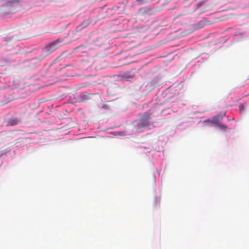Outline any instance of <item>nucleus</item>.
Wrapping results in <instances>:
<instances>
[{
    "mask_svg": "<svg viewBox=\"0 0 249 249\" xmlns=\"http://www.w3.org/2000/svg\"><path fill=\"white\" fill-rule=\"evenodd\" d=\"M239 108H240V110L241 111L243 109V107L242 106H240Z\"/></svg>",
    "mask_w": 249,
    "mask_h": 249,
    "instance_id": "f8f14e48",
    "label": "nucleus"
},
{
    "mask_svg": "<svg viewBox=\"0 0 249 249\" xmlns=\"http://www.w3.org/2000/svg\"><path fill=\"white\" fill-rule=\"evenodd\" d=\"M151 114L152 113L149 112H145L141 119L135 121V128L136 129H140L143 127L150 128L153 125L152 123L148 121V120L151 119Z\"/></svg>",
    "mask_w": 249,
    "mask_h": 249,
    "instance_id": "f257e3e1",
    "label": "nucleus"
},
{
    "mask_svg": "<svg viewBox=\"0 0 249 249\" xmlns=\"http://www.w3.org/2000/svg\"><path fill=\"white\" fill-rule=\"evenodd\" d=\"M15 10H10L7 12H5V13L6 14H11V13H15Z\"/></svg>",
    "mask_w": 249,
    "mask_h": 249,
    "instance_id": "9d476101",
    "label": "nucleus"
},
{
    "mask_svg": "<svg viewBox=\"0 0 249 249\" xmlns=\"http://www.w3.org/2000/svg\"><path fill=\"white\" fill-rule=\"evenodd\" d=\"M225 115V113H224V114L223 115L222 117L224 116Z\"/></svg>",
    "mask_w": 249,
    "mask_h": 249,
    "instance_id": "4468645a",
    "label": "nucleus"
},
{
    "mask_svg": "<svg viewBox=\"0 0 249 249\" xmlns=\"http://www.w3.org/2000/svg\"><path fill=\"white\" fill-rule=\"evenodd\" d=\"M21 0H12L11 1H8L7 3L8 6H13L14 5L18 4L19 3L21 2Z\"/></svg>",
    "mask_w": 249,
    "mask_h": 249,
    "instance_id": "423d86ee",
    "label": "nucleus"
},
{
    "mask_svg": "<svg viewBox=\"0 0 249 249\" xmlns=\"http://www.w3.org/2000/svg\"><path fill=\"white\" fill-rule=\"evenodd\" d=\"M154 200H155V203H157V197H155V198Z\"/></svg>",
    "mask_w": 249,
    "mask_h": 249,
    "instance_id": "ddd939ff",
    "label": "nucleus"
},
{
    "mask_svg": "<svg viewBox=\"0 0 249 249\" xmlns=\"http://www.w3.org/2000/svg\"><path fill=\"white\" fill-rule=\"evenodd\" d=\"M20 122V120L17 117L11 118L8 122L9 125H15Z\"/></svg>",
    "mask_w": 249,
    "mask_h": 249,
    "instance_id": "20e7f679",
    "label": "nucleus"
},
{
    "mask_svg": "<svg viewBox=\"0 0 249 249\" xmlns=\"http://www.w3.org/2000/svg\"><path fill=\"white\" fill-rule=\"evenodd\" d=\"M120 77L124 80L130 81L135 76V72L134 70L123 72L120 74Z\"/></svg>",
    "mask_w": 249,
    "mask_h": 249,
    "instance_id": "7ed1b4c3",
    "label": "nucleus"
},
{
    "mask_svg": "<svg viewBox=\"0 0 249 249\" xmlns=\"http://www.w3.org/2000/svg\"><path fill=\"white\" fill-rule=\"evenodd\" d=\"M81 97L85 100H87L91 99V94L87 92H84L81 93Z\"/></svg>",
    "mask_w": 249,
    "mask_h": 249,
    "instance_id": "39448f33",
    "label": "nucleus"
},
{
    "mask_svg": "<svg viewBox=\"0 0 249 249\" xmlns=\"http://www.w3.org/2000/svg\"><path fill=\"white\" fill-rule=\"evenodd\" d=\"M221 120L222 117L221 118H215L213 120L212 122L218 126V124L221 123Z\"/></svg>",
    "mask_w": 249,
    "mask_h": 249,
    "instance_id": "0eeeda50",
    "label": "nucleus"
},
{
    "mask_svg": "<svg viewBox=\"0 0 249 249\" xmlns=\"http://www.w3.org/2000/svg\"><path fill=\"white\" fill-rule=\"evenodd\" d=\"M61 46V41L58 39L48 43L43 48V51L45 55H47L50 54Z\"/></svg>",
    "mask_w": 249,
    "mask_h": 249,
    "instance_id": "f03ea898",
    "label": "nucleus"
},
{
    "mask_svg": "<svg viewBox=\"0 0 249 249\" xmlns=\"http://www.w3.org/2000/svg\"><path fill=\"white\" fill-rule=\"evenodd\" d=\"M218 126L220 129L222 130H225L227 127V126L226 125L222 124L221 123L218 124Z\"/></svg>",
    "mask_w": 249,
    "mask_h": 249,
    "instance_id": "6e6552de",
    "label": "nucleus"
},
{
    "mask_svg": "<svg viewBox=\"0 0 249 249\" xmlns=\"http://www.w3.org/2000/svg\"><path fill=\"white\" fill-rule=\"evenodd\" d=\"M143 0H136V1L137 2H139L141 3H142L143 2Z\"/></svg>",
    "mask_w": 249,
    "mask_h": 249,
    "instance_id": "9b49d317",
    "label": "nucleus"
},
{
    "mask_svg": "<svg viewBox=\"0 0 249 249\" xmlns=\"http://www.w3.org/2000/svg\"><path fill=\"white\" fill-rule=\"evenodd\" d=\"M89 24V22H86V21H84V22L82 23V25H83V27H86L87 26H88V25Z\"/></svg>",
    "mask_w": 249,
    "mask_h": 249,
    "instance_id": "1a4fd4ad",
    "label": "nucleus"
}]
</instances>
